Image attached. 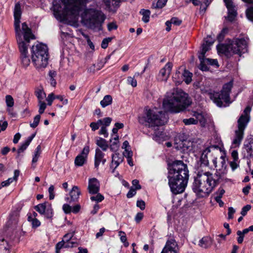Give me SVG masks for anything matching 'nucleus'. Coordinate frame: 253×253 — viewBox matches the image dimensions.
Masks as SVG:
<instances>
[{
	"label": "nucleus",
	"mask_w": 253,
	"mask_h": 253,
	"mask_svg": "<svg viewBox=\"0 0 253 253\" xmlns=\"http://www.w3.org/2000/svg\"><path fill=\"white\" fill-rule=\"evenodd\" d=\"M35 94L38 99V102L43 101L46 97L45 93L42 88H37L35 91Z\"/></svg>",
	"instance_id": "c756f323"
},
{
	"label": "nucleus",
	"mask_w": 253,
	"mask_h": 253,
	"mask_svg": "<svg viewBox=\"0 0 253 253\" xmlns=\"http://www.w3.org/2000/svg\"><path fill=\"white\" fill-rule=\"evenodd\" d=\"M168 121V116L165 112L158 111L157 109H149L144 116L138 117L140 124L154 127L164 125Z\"/></svg>",
	"instance_id": "423d86ee"
},
{
	"label": "nucleus",
	"mask_w": 253,
	"mask_h": 253,
	"mask_svg": "<svg viewBox=\"0 0 253 253\" xmlns=\"http://www.w3.org/2000/svg\"><path fill=\"white\" fill-rule=\"evenodd\" d=\"M140 13L143 16L142 20L145 23L148 22L150 18V11L149 10L141 9Z\"/></svg>",
	"instance_id": "c9c22d12"
},
{
	"label": "nucleus",
	"mask_w": 253,
	"mask_h": 253,
	"mask_svg": "<svg viewBox=\"0 0 253 253\" xmlns=\"http://www.w3.org/2000/svg\"><path fill=\"white\" fill-rule=\"evenodd\" d=\"M191 116L193 117L191 118V124H196L199 122L202 126H205L207 118L202 114L193 112L192 114L191 113Z\"/></svg>",
	"instance_id": "a211bd4d"
},
{
	"label": "nucleus",
	"mask_w": 253,
	"mask_h": 253,
	"mask_svg": "<svg viewBox=\"0 0 253 253\" xmlns=\"http://www.w3.org/2000/svg\"><path fill=\"white\" fill-rule=\"evenodd\" d=\"M5 102L6 105L9 107H12L14 105L13 98L10 95H7L5 96Z\"/></svg>",
	"instance_id": "a19ab883"
},
{
	"label": "nucleus",
	"mask_w": 253,
	"mask_h": 253,
	"mask_svg": "<svg viewBox=\"0 0 253 253\" xmlns=\"http://www.w3.org/2000/svg\"><path fill=\"white\" fill-rule=\"evenodd\" d=\"M112 40L111 38H108L103 39L101 43V47L103 49H105L107 47L108 43Z\"/></svg>",
	"instance_id": "09e8293b"
},
{
	"label": "nucleus",
	"mask_w": 253,
	"mask_h": 253,
	"mask_svg": "<svg viewBox=\"0 0 253 253\" xmlns=\"http://www.w3.org/2000/svg\"><path fill=\"white\" fill-rule=\"evenodd\" d=\"M237 235L238 236L237 242L239 244H242L244 240V235L241 232V231L238 230L237 232Z\"/></svg>",
	"instance_id": "6e6d98bb"
},
{
	"label": "nucleus",
	"mask_w": 253,
	"mask_h": 253,
	"mask_svg": "<svg viewBox=\"0 0 253 253\" xmlns=\"http://www.w3.org/2000/svg\"><path fill=\"white\" fill-rule=\"evenodd\" d=\"M244 148L250 157H253V139H252L244 145Z\"/></svg>",
	"instance_id": "cd10ccee"
},
{
	"label": "nucleus",
	"mask_w": 253,
	"mask_h": 253,
	"mask_svg": "<svg viewBox=\"0 0 253 253\" xmlns=\"http://www.w3.org/2000/svg\"><path fill=\"white\" fill-rule=\"evenodd\" d=\"M136 206L139 207L141 210H143L145 208V203L143 200H138L136 203Z\"/></svg>",
	"instance_id": "0e129e2a"
},
{
	"label": "nucleus",
	"mask_w": 253,
	"mask_h": 253,
	"mask_svg": "<svg viewBox=\"0 0 253 253\" xmlns=\"http://www.w3.org/2000/svg\"><path fill=\"white\" fill-rule=\"evenodd\" d=\"M87 189L90 194L98 193L100 189V183L98 180L95 178L89 179Z\"/></svg>",
	"instance_id": "6ab92c4d"
},
{
	"label": "nucleus",
	"mask_w": 253,
	"mask_h": 253,
	"mask_svg": "<svg viewBox=\"0 0 253 253\" xmlns=\"http://www.w3.org/2000/svg\"><path fill=\"white\" fill-rule=\"evenodd\" d=\"M48 203L45 202L39 204L35 207V209L41 214H43L47 207Z\"/></svg>",
	"instance_id": "f704fd0d"
},
{
	"label": "nucleus",
	"mask_w": 253,
	"mask_h": 253,
	"mask_svg": "<svg viewBox=\"0 0 253 253\" xmlns=\"http://www.w3.org/2000/svg\"><path fill=\"white\" fill-rule=\"evenodd\" d=\"M82 35L84 36V37L86 40L87 41V44H88V45L89 46L90 48L92 49H94V46L93 44V43L91 42V41H90V40L89 39V37L88 35L84 34V33H82Z\"/></svg>",
	"instance_id": "5fc2aeb1"
},
{
	"label": "nucleus",
	"mask_w": 253,
	"mask_h": 253,
	"mask_svg": "<svg viewBox=\"0 0 253 253\" xmlns=\"http://www.w3.org/2000/svg\"><path fill=\"white\" fill-rule=\"evenodd\" d=\"M55 99L53 93H51L48 94L47 97L46 98V100L47 102V105L51 106L53 100Z\"/></svg>",
	"instance_id": "13d9d810"
},
{
	"label": "nucleus",
	"mask_w": 253,
	"mask_h": 253,
	"mask_svg": "<svg viewBox=\"0 0 253 253\" xmlns=\"http://www.w3.org/2000/svg\"><path fill=\"white\" fill-rule=\"evenodd\" d=\"M251 209V206L250 205H247L245 206H244L241 211V214L243 216H245L246 215L247 212L250 211Z\"/></svg>",
	"instance_id": "4d7b16f0"
},
{
	"label": "nucleus",
	"mask_w": 253,
	"mask_h": 253,
	"mask_svg": "<svg viewBox=\"0 0 253 253\" xmlns=\"http://www.w3.org/2000/svg\"><path fill=\"white\" fill-rule=\"evenodd\" d=\"M169 184L174 194L182 193L188 181L189 170L182 161H174L169 164Z\"/></svg>",
	"instance_id": "f03ea898"
},
{
	"label": "nucleus",
	"mask_w": 253,
	"mask_h": 253,
	"mask_svg": "<svg viewBox=\"0 0 253 253\" xmlns=\"http://www.w3.org/2000/svg\"><path fill=\"white\" fill-rule=\"evenodd\" d=\"M246 15L249 20L253 21V7H250L247 9Z\"/></svg>",
	"instance_id": "a18cd8bd"
},
{
	"label": "nucleus",
	"mask_w": 253,
	"mask_h": 253,
	"mask_svg": "<svg viewBox=\"0 0 253 253\" xmlns=\"http://www.w3.org/2000/svg\"><path fill=\"white\" fill-rule=\"evenodd\" d=\"M123 156L119 153H116L112 155V165H115V169H116L119 166V165L121 163H122V162L123 161Z\"/></svg>",
	"instance_id": "393cba45"
},
{
	"label": "nucleus",
	"mask_w": 253,
	"mask_h": 253,
	"mask_svg": "<svg viewBox=\"0 0 253 253\" xmlns=\"http://www.w3.org/2000/svg\"><path fill=\"white\" fill-rule=\"evenodd\" d=\"M225 4L228 9V15L227 19L232 22L237 15L236 6L234 5L232 0H223Z\"/></svg>",
	"instance_id": "dca6fc26"
},
{
	"label": "nucleus",
	"mask_w": 253,
	"mask_h": 253,
	"mask_svg": "<svg viewBox=\"0 0 253 253\" xmlns=\"http://www.w3.org/2000/svg\"><path fill=\"white\" fill-rule=\"evenodd\" d=\"M170 21L171 24L175 25H179L181 23V21L178 19L177 17H172L170 19Z\"/></svg>",
	"instance_id": "338daca9"
},
{
	"label": "nucleus",
	"mask_w": 253,
	"mask_h": 253,
	"mask_svg": "<svg viewBox=\"0 0 253 253\" xmlns=\"http://www.w3.org/2000/svg\"><path fill=\"white\" fill-rule=\"evenodd\" d=\"M30 143H29L27 140H26L25 142H24L20 147V148L17 150V155L16 156V158H18L20 156V154L22 152H23L27 148V147L29 145Z\"/></svg>",
	"instance_id": "58836bf2"
},
{
	"label": "nucleus",
	"mask_w": 253,
	"mask_h": 253,
	"mask_svg": "<svg viewBox=\"0 0 253 253\" xmlns=\"http://www.w3.org/2000/svg\"><path fill=\"white\" fill-rule=\"evenodd\" d=\"M19 171L18 170H15L14 172V176L13 177L9 178L7 180L3 181L1 182L2 186H7L13 181H16L19 175Z\"/></svg>",
	"instance_id": "c85d7f7f"
},
{
	"label": "nucleus",
	"mask_w": 253,
	"mask_h": 253,
	"mask_svg": "<svg viewBox=\"0 0 253 253\" xmlns=\"http://www.w3.org/2000/svg\"><path fill=\"white\" fill-rule=\"evenodd\" d=\"M88 1L89 0H69V3L72 5L68 7L64 19L73 24L76 23L82 6Z\"/></svg>",
	"instance_id": "1a4fd4ad"
},
{
	"label": "nucleus",
	"mask_w": 253,
	"mask_h": 253,
	"mask_svg": "<svg viewBox=\"0 0 253 253\" xmlns=\"http://www.w3.org/2000/svg\"><path fill=\"white\" fill-rule=\"evenodd\" d=\"M220 178L219 174L213 175L210 172L199 170L194 175L193 191L199 197L207 196L217 185Z\"/></svg>",
	"instance_id": "7ed1b4c3"
},
{
	"label": "nucleus",
	"mask_w": 253,
	"mask_h": 253,
	"mask_svg": "<svg viewBox=\"0 0 253 253\" xmlns=\"http://www.w3.org/2000/svg\"><path fill=\"white\" fill-rule=\"evenodd\" d=\"M113 141H112L110 146V148L111 149V151H115L116 150H118V149L119 148V145H118V143H119V141H114L113 140Z\"/></svg>",
	"instance_id": "603ef678"
},
{
	"label": "nucleus",
	"mask_w": 253,
	"mask_h": 253,
	"mask_svg": "<svg viewBox=\"0 0 253 253\" xmlns=\"http://www.w3.org/2000/svg\"><path fill=\"white\" fill-rule=\"evenodd\" d=\"M172 68V64L170 62H168L165 66L162 68L158 74L157 78L160 82H166L169 77Z\"/></svg>",
	"instance_id": "ddd939ff"
},
{
	"label": "nucleus",
	"mask_w": 253,
	"mask_h": 253,
	"mask_svg": "<svg viewBox=\"0 0 253 253\" xmlns=\"http://www.w3.org/2000/svg\"><path fill=\"white\" fill-rule=\"evenodd\" d=\"M167 2V0H158L156 2H153L152 4V8L155 9L162 8Z\"/></svg>",
	"instance_id": "e433bc0d"
},
{
	"label": "nucleus",
	"mask_w": 253,
	"mask_h": 253,
	"mask_svg": "<svg viewBox=\"0 0 253 253\" xmlns=\"http://www.w3.org/2000/svg\"><path fill=\"white\" fill-rule=\"evenodd\" d=\"M181 72V77L182 78L183 82H185L187 84H190V72L186 68L185 66L182 65L179 68Z\"/></svg>",
	"instance_id": "4be33fe9"
},
{
	"label": "nucleus",
	"mask_w": 253,
	"mask_h": 253,
	"mask_svg": "<svg viewBox=\"0 0 253 253\" xmlns=\"http://www.w3.org/2000/svg\"><path fill=\"white\" fill-rule=\"evenodd\" d=\"M212 162L216 170L219 171L217 172V174L220 175L221 173H225L227 167L225 156H221L219 158H215L212 160Z\"/></svg>",
	"instance_id": "4468645a"
},
{
	"label": "nucleus",
	"mask_w": 253,
	"mask_h": 253,
	"mask_svg": "<svg viewBox=\"0 0 253 253\" xmlns=\"http://www.w3.org/2000/svg\"><path fill=\"white\" fill-rule=\"evenodd\" d=\"M78 245L77 242H74L73 241H67L65 242V248H73L74 247H76Z\"/></svg>",
	"instance_id": "de8ad7c7"
},
{
	"label": "nucleus",
	"mask_w": 253,
	"mask_h": 253,
	"mask_svg": "<svg viewBox=\"0 0 253 253\" xmlns=\"http://www.w3.org/2000/svg\"><path fill=\"white\" fill-rule=\"evenodd\" d=\"M119 235L120 236L121 241L124 243L125 247H127L129 245L128 242H127V238L126 234L125 232L120 231L119 232Z\"/></svg>",
	"instance_id": "ea45409f"
},
{
	"label": "nucleus",
	"mask_w": 253,
	"mask_h": 253,
	"mask_svg": "<svg viewBox=\"0 0 253 253\" xmlns=\"http://www.w3.org/2000/svg\"><path fill=\"white\" fill-rule=\"evenodd\" d=\"M89 147L88 146H85L84 148V149L82 150L80 155H81L87 158L88 154L89 153Z\"/></svg>",
	"instance_id": "052dcab7"
},
{
	"label": "nucleus",
	"mask_w": 253,
	"mask_h": 253,
	"mask_svg": "<svg viewBox=\"0 0 253 253\" xmlns=\"http://www.w3.org/2000/svg\"><path fill=\"white\" fill-rule=\"evenodd\" d=\"M233 84L232 82L225 84L223 86L221 93L215 92L214 93H210L209 97L214 103L218 107H222L223 103L222 100L226 103H230V92L232 87Z\"/></svg>",
	"instance_id": "9d476101"
},
{
	"label": "nucleus",
	"mask_w": 253,
	"mask_h": 253,
	"mask_svg": "<svg viewBox=\"0 0 253 253\" xmlns=\"http://www.w3.org/2000/svg\"><path fill=\"white\" fill-rule=\"evenodd\" d=\"M179 248L176 241L173 239L168 240L161 253H178Z\"/></svg>",
	"instance_id": "2eb2a0df"
},
{
	"label": "nucleus",
	"mask_w": 253,
	"mask_h": 253,
	"mask_svg": "<svg viewBox=\"0 0 253 253\" xmlns=\"http://www.w3.org/2000/svg\"><path fill=\"white\" fill-rule=\"evenodd\" d=\"M81 194L79 188L77 186H74L70 192L71 200L69 202L77 201Z\"/></svg>",
	"instance_id": "b1692460"
},
{
	"label": "nucleus",
	"mask_w": 253,
	"mask_h": 253,
	"mask_svg": "<svg viewBox=\"0 0 253 253\" xmlns=\"http://www.w3.org/2000/svg\"><path fill=\"white\" fill-rule=\"evenodd\" d=\"M217 50L218 53L224 54L226 56L230 54L229 44H220L217 45Z\"/></svg>",
	"instance_id": "a878e982"
},
{
	"label": "nucleus",
	"mask_w": 253,
	"mask_h": 253,
	"mask_svg": "<svg viewBox=\"0 0 253 253\" xmlns=\"http://www.w3.org/2000/svg\"><path fill=\"white\" fill-rule=\"evenodd\" d=\"M43 215H44V217L46 218L51 219L53 216V210L50 204H48L47 207L45 210V212Z\"/></svg>",
	"instance_id": "4c0bfd02"
},
{
	"label": "nucleus",
	"mask_w": 253,
	"mask_h": 253,
	"mask_svg": "<svg viewBox=\"0 0 253 253\" xmlns=\"http://www.w3.org/2000/svg\"><path fill=\"white\" fill-rule=\"evenodd\" d=\"M74 234V233H70L65 234L63 238L62 241L64 242L72 241Z\"/></svg>",
	"instance_id": "49530a36"
},
{
	"label": "nucleus",
	"mask_w": 253,
	"mask_h": 253,
	"mask_svg": "<svg viewBox=\"0 0 253 253\" xmlns=\"http://www.w3.org/2000/svg\"><path fill=\"white\" fill-rule=\"evenodd\" d=\"M32 61L37 68H45L48 64V52L46 45L38 43L32 48Z\"/></svg>",
	"instance_id": "0eeeda50"
},
{
	"label": "nucleus",
	"mask_w": 253,
	"mask_h": 253,
	"mask_svg": "<svg viewBox=\"0 0 253 253\" xmlns=\"http://www.w3.org/2000/svg\"><path fill=\"white\" fill-rule=\"evenodd\" d=\"M102 120L103 122V126L106 127L109 126L112 121V119L110 117H106L104 118Z\"/></svg>",
	"instance_id": "774afa93"
},
{
	"label": "nucleus",
	"mask_w": 253,
	"mask_h": 253,
	"mask_svg": "<svg viewBox=\"0 0 253 253\" xmlns=\"http://www.w3.org/2000/svg\"><path fill=\"white\" fill-rule=\"evenodd\" d=\"M190 143L189 135L188 133H180L174 139V146L176 149H181L183 152L188 151Z\"/></svg>",
	"instance_id": "f8f14e48"
},
{
	"label": "nucleus",
	"mask_w": 253,
	"mask_h": 253,
	"mask_svg": "<svg viewBox=\"0 0 253 253\" xmlns=\"http://www.w3.org/2000/svg\"><path fill=\"white\" fill-rule=\"evenodd\" d=\"M200 61V69L203 71L209 70V66L218 67V61L216 59L206 58L205 57H199Z\"/></svg>",
	"instance_id": "f3484780"
},
{
	"label": "nucleus",
	"mask_w": 253,
	"mask_h": 253,
	"mask_svg": "<svg viewBox=\"0 0 253 253\" xmlns=\"http://www.w3.org/2000/svg\"><path fill=\"white\" fill-rule=\"evenodd\" d=\"M217 148H218L217 146L210 147L207 148L203 151L200 157V161L202 164L205 166H207L209 164V160L207 156L208 154L211 152V149H215Z\"/></svg>",
	"instance_id": "412c9836"
},
{
	"label": "nucleus",
	"mask_w": 253,
	"mask_h": 253,
	"mask_svg": "<svg viewBox=\"0 0 253 253\" xmlns=\"http://www.w3.org/2000/svg\"><path fill=\"white\" fill-rule=\"evenodd\" d=\"M127 81L128 84H131L132 86L135 87L137 85V81L134 78L131 77H128L127 79Z\"/></svg>",
	"instance_id": "864d4df0"
},
{
	"label": "nucleus",
	"mask_w": 253,
	"mask_h": 253,
	"mask_svg": "<svg viewBox=\"0 0 253 253\" xmlns=\"http://www.w3.org/2000/svg\"><path fill=\"white\" fill-rule=\"evenodd\" d=\"M82 22L87 28L99 30L106 18L100 10L95 8H87L81 13Z\"/></svg>",
	"instance_id": "39448f33"
},
{
	"label": "nucleus",
	"mask_w": 253,
	"mask_h": 253,
	"mask_svg": "<svg viewBox=\"0 0 253 253\" xmlns=\"http://www.w3.org/2000/svg\"><path fill=\"white\" fill-rule=\"evenodd\" d=\"M181 72L179 69L176 71L175 74L173 76V81L175 83L176 85H179L183 82L182 78L181 77Z\"/></svg>",
	"instance_id": "72a5a7b5"
},
{
	"label": "nucleus",
	"mask_w": 253,
	"mask_h": 253,
	"mask_svg": "<svg viewBox=\"0 0 253 253\" xmlns=\"http://www.w3.org/2000/svg\"><path fill=\"white\" fill-rule=\"evenodd\" d=\"M87 158L79 154L75 159V165L78 167L83 166L86 162Z\"/></svg>",
	"instance_id": "7c9ffc66"
},
{
	"label": "nucleus",
	"mask_w": 253,
	"mask_h": 253,
	"mask_svg": "<svg viewBox=\"0 0 253 253\" xmlns=\"http://www.w3.org/2000/svg\"><path fill=\"white\" fill-rule=\"evenodd\" d=\"M248 41L244 38L236 39L229 44L230 54H237L240 55L247 51Z\"/></svg>",
	"instance_id": "9b49d317"
},
{
	"label": "nucleus",
	"mask_w": 253,
	"mask_h": 253,
	"mask_svg": "<svg viewBox=\"0 0 253 253\" xmlns=\"http://www.w3.org/2000/svg\"><path fill=\"white\" fill-rule=\"evenodd\" d=\"M104 154L99 149H96L94 157V166L96 169H98L101 163L102 165H104L106 160L104 158Z\"/></svg>",
	"instance_id": "aec40b11"
},
{
	"label": "nucleus",
	"mask_w": 253,
	"mask_h": 253,
	"mask_svg": "<svg viewBox=\"0 0 253 253\" xmlns=\"http://www.w3.org/2000/svg\"><path fill=\"white\" fill-rule=\"evenodd\" d=\"M213 42H211L208 43L207 40H205V42L202 45V51L199 55V57H205V53L210 50V46L213 44Z\"/></svg>",
	"instance_id": "bb28decb"
},
{
	"label": "nucleus",
	"mask_w": 253,
	"mask_h": 253,
	"mask_svg": "<svg viewBox=\"0 0 253 253\" xmlns=\"http://www.w3.org/2000/svg\"><path fill=\"white\" fill-rule=\"evenodd\" d=\"M62 208L64 212L67 214L72 212V207L68 204H64Z\"/></svg>",
	"instance_id": "e2e57ef3"
},
{
	"label": "nucleus",
	"mask_w": 253,
	"mask_h": 253,
	"mask_svg": "<svg viewBox=\"0 0 253 253\" xmlns=\"http://www.w3.org/2000/svg\"><path fill=\"white\" fill-rule=\"evenodd\" d=\"M212 243L211 238L210 237L206 236L200 240L198 245L202 248L207 249L211 246Z\"/></svg>",
	"instance_id": "5701e85b"
},
{
	"label": "nucleus",
	"mask_w": 253,
	"mask_h": 253,
	"mask_svg": "<svg viewBox=\"0 0 253 253\" xmlns=\"http://www.w3.org/2000/svg\"><path fill=\"white\" fill-rule=\"evenodd\" d=\"M96 144L104 151H106L108 148L107 141L102 138H99V139L96 141Z\"/></svg>",
	"instance_id": "2f4dec72"
},
{
	"label": "nucleus",
	"mask_w": 253,
	"mask_h": 253,
	"mask_svg": "<svg viewBox=\"0 0 253 253\" xmlns=\"http://www.w3.org/2000/svg\"><path fill=\"white\" fill-rule=\"evenodd\" d=\"M228 32V29L227 28H224L221 31V32L219 34V35L217 36V39L220 42L221 41L225 36V34Z\"/></svg>",
	"instance_id": "3c124183"
},
{
	"label": "nucleus",
	"mask_w": 253,
	"mask_h": 253,
	"mask_svg": "<svg viewBox=\"0 0 253 253\" xmlns=\"http://www.w3.org/2000/svg\"><path fill=\"white\" fill-rule=\"evenodd\" d=\"M39 112L40 114H42L44 112V110L46 108V105L43 101H42L39 102Z\"/></svg>",
	"instance_id": "c03bdc74"
},
{
	"label": "nucleus",
	"mask_w": 253,
	"mask_h": 253,
	"mask_svg": "<svg viewBox=\"0 0 253 253\" xmlns=\"http://www.w3.org/2000/svg\"><path fill=\"white\" fill-rule=\"evenodd\" d=\"M95 196H91L90 200L92 201H96L97 202H100L104 200V196L100 193H97Z\"/></svg>",
	"instance_id": "37998d69"
},
{
	"label": "nucleus",
	"mask_w": 253,
	"mask_h": 253,
	"mask_svg": "<svg viewBox=\"0 0 253 253\" xmlns=\"http://www.w3.org/2000/svg\"><path fill=\"white\" fill-rule=\"evenodd\" d=\"M188 94L181 89L174 88L167 94L163 100V105L166 111L178 113L185 109L190 104Z\"/></svg>",
	"instance_id": "20e7f679"
},
{
	"label": "nucleus",
	"mask_w": 253,
	"mask_h": 253,
	"mask_svg": "<svg viewBox=\"0 0 253 253\" xmlns=\"http://www.w3.org/2000/svg\"><path fill=\"white\" fill-rule=\"evenodd\" d=\"M112 102V96L110 95H105L103 100L100 101V105L102 107H105L110 105Z\"/></svg>",
	"instance_id": "473e14b6"
},
{
	"label": "nucleus",
	"mask_w": 253,
	"mask_h": 253,
	"mask_svg": "<svg viewBox=\"0 0 253 253\" xmlns=\"http://www.w3.org/2000/svg\"><path fill=\"white\" fill-rule=\"evenodd\" d=\"M54 187L52 185H50L48 188L49 198L50 200H53L54 198Z\"/></svg>",
	"instance_id": "680f3d73"
},
{
	"label": "nucleus",
	"mask_w": 253,
	"mask_h": 253,
	"mask_svg": "<svg viewBox=\"0 0 253 253\" xmlns=\"http://www.w3.org/2000/svg\"><path fill=\"white\" fill-rule=\"evenodd\" d=\"M136 190L137 189L134 188L133 187H131L127 194V197L128 198H132L133 196H134L136 194Z\"/></svg>",
	"instance_id": "bf43d9fd"
},
{
	"label": "nucleus",
	"mask_w": 253,
	"mask_h": 253,
	"mask_svg": "<svg viewBox=\"0 0 253 253\" xmlns=\"http://www.w3.org/2000/svg\"><path fill=\"white\" fill-rule=\"evenodd\" d=\"M225 193V190L223 189H219L216 193L215 198H222L223 195Z\"/></svg>",
	"instance_id": "69168bd1"
},
{
	"label": "nucleus",
	"mask_w": 253,
	"mask_h": 253,
	"mask_svg": "<svg viewBox=\"0 0 253 253\" xmlns=\"http://www.w3.org/2000/svg\"><path fill=\"white\" fill-rule=\"evenodd\" d=\"M40 119H41L40 115H36L34 119L33 123L30 124V126L33 128L36 127L38 126V125H39Z\"/></svg>",
	"instance_id": "79ce46f5"
},
{
	"label": "nucleus",
	"mask_w": 253,
	"mask_h": 253,
	"mask_svg": "<svg viewBox=\"0 0 253 253\" xmlns=\"http://www.w3.org/2000/svg\"><path fill=\"white\" fill-rule=\"evenodd\" d=\"M21 16V6L18 2L15 4L14 9V28L20 52L21 63L24 67H27L30 63V59L28 52V43L31 40L35 39V37L32 33L31 29L25 22L22 23L21 30L20 29Z\"/></svg>",
	"instance_id": "f257e3e1"
},
{
	"label": "nucleus",
	"mask_w": 253,
	"mask_h": 253,
	"mask_svg": "<svg viewBox=\"0 0 253 253\" xmlns=\"http://www.w3.org/2000/svg\"><path fill=\"white\" fill-rule=\"evenodd\" d=\"M62 248H65V242L62 240L58 242L56 245V253H59L60 250Z\"/></svg>",
	"instance_id": "8fccbe9b"
},
{
	"label": "nucleus",
	"mask_w": 253,
	"mask_h": 253,
	"mask_svg": "<svg viewBox=\"0 0 253 253\" xmlns=\"http://www.w3.org/2000/svg\"><path fill=\"white\" fill-rule=\"evenodd\" d=\"M251 111V108L247 106L237 121L238 129L235 131V138L232 142L234 147H238L243 139L244 130L250 120Z\"/></svg>",
	"instance_id": "6e6552de"
}]
</instances>
